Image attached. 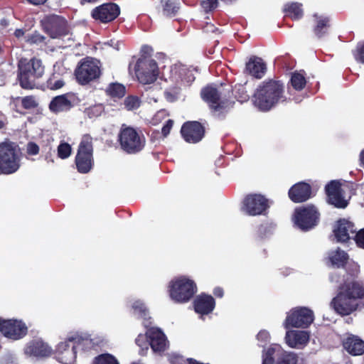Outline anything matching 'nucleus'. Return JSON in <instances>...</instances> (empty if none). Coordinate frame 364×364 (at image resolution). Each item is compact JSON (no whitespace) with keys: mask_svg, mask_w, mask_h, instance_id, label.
I'll use <instances>...</instances> for the list:
<instances>
[{"mask_svg":"<svg viewBox=\"0 0 364 364\" xmlns=\"http://www.w3.org/2000/svg\"><path fill=\"white\" fill-rule=\"evenodd\" d=\"M349 260L348 254L341 248L338 247L336 250L329 252L327 257L326 264L331 267L336 268H343L346 267Z\"/></svg>","mask_w":364,"mask_h":364,"instance_id":"c756f323","label":"nucleus"},{"mask_svg":"<svg viewBox=\"0 0 364 364\" xmlns=\"http://www.w3.org/2000/svg\"><path fill=\"white\" fill-rule=\"evenodd\" d=\"M354 240L359 247L364 249V228L356 232Z\"/></svg>","mask_w":364,"mask_h":364,"instance_id":"864d4df0","label":"nucleus"},{"mask_svg":"<svg viewBox=\"0 0 364 364\" xmlns=\"http://www.w3.org/2000/svg\"><path fill=\"white\" fill-rule=\"evenodd\" d=\"M26 355L36 358H44L51 355L52 348L42 339H33L29 341L25 348Z\"/></svg>","mask_w":364,"mask_h":364,"instance_id":"5701e85b","label":"nucleus"},{"mask_svg":"<svg viewBox=\"0 0 364 364\" xmlns=\"http://www.w3.org/2000/svg\"><path fill=\"white\" fill-rule=\"evenodd\" d=\"M288 196L295 203H304L312 197V188L308 183L298 182L289 188Z\"/></svg>","mask_w":364,"mask_h":364,"instance_id":"412c9836","label":"nucleus"},{"mask_svg":"<svg viewBox=\"0 0 364 364\" xmlns=\"http://www.w3.org/2000/svg\"><path fill=\"white\" fill-rule=\"evenodd\" d=\"M319 218L320 213L314 205L296 208L293 215L294 225L304 232L314 228L318 225Z\"/></svg>","mask_w":364,"mask_h":364,"instance_id":"6e6552de","label":"nucleus"},{"mask_svg":"<svg viewBox=\"0 0 364 364\" xmlns=\"http://www.w3.org/2000/svg\"><path fill=\"white\" fill-rule=\"evenodd\" d=\"M84 341L85 339L79 335L68 337L57 346L55 352L56 359L63 364H73L77 358L76 348Z\"/></svg>","mask_w":364,"mask_h":364,"instance_id":"1a4fd4ad","label":"nucleus"},{"mask_svg":"<svg viewBox=\"0 0 364 364\" xmlns=\"http://www.w3.org/2000/svg\"><path fill=\"white\" fill-rule=\"evenodd\" d=\"M232 95L231 88L228 90L226 95L212 85L203 87L200 92L202 99L208 103L211 112L218 117L224 116L233 107L235 102L231 99Z\"/></svg>","mask_w":364,"mask_h":364,"instance_id":"7ed1b4c3","label":"nucleus"},{"mask_svg":"<svg viewBox=\"0 0 364 364\" xmlns=\"http://www.w3.org/2000/svg\"><path fill=\"white\" fill-rule=\"evenodd\" d=\"M135 343L137 346L141 347V348H147L149 338L146 334H139L136 338L135 339Z\"/></svg>","mask_w":364,"mask_h":364,"instance_id":"603ef678","label":"nucleus"},{"mask_svg":"<svg viewBox=\"0 0 364 364\" xmlns=\"http://www.w3.org/2000/svg\"><path fill=\"white\" fill-rule=\"evenodd\" d=\"M235 98L241 102H247L250 99V95L248 92L246 90V88L243 85H238V87H235Z\"/></svg>","mask_w":364,"mask_h":364,"instance_id":"a18cd8bd","label":"nucleus"},{"mask_svg":"<svg viewBox=\"0 0 364 364\" xmlns=\"http://www.w3.org/2000/svg\"><path fill=\"white\" fill-rule=\"evenodd\" d=\"M132 309L135 314H138L139 316L143 319V325L144 327L148 328L151 324V317L149 316V310L145 304L139 301H135L132 306Z\"/></svg>","mask_w":364,"mask_h":364,"instance_id":"473e14b6","label":"nucleus"},{"mask_svg":"<svg viewBox=\"0 0 364 364\" xmlns=\"http://www.w3.org/2000/svg\"><path fill=\"white\" fill-rule=\"evenodd\" d=\"M283 11L285 14V16L289 17L294 21L301 19L304 15L302 4L297 2L286 4L284 5Z\"/></svg>","mask_w":364,"mask_h":364,"instance_id":"7c9ffc66","label":"nucleus"},{"mask_svg":"<svg viewBox=\"0 0 364 364\" xmlns=\"http://www.w3.org/2000/svg\"><path fill=\"white\" fill-rule=\"evenodd\" d=\"M65 85V82L62 79L56 80L53 76L50 77L47 81V87L53 90H58L63 87Z\"/></svg>","mask_w":364,"mask_h":364,"instance_id":"8fccbe9b","label":"nucleus"},{"mask_svg":"<svg viewBox=\"0 0 364 364\" xmlns=\"http://www.w3.org/2000/svg\"><path fill=\"white\" fill-rule=\"evenodd\" d=\"M326 201L335 208L343 209L348 205V200L345 199V191L339 181L333 180L325 186Z\"/></svg>","mask_w":364,"mask_h":364,"instance_id":"f3484780","label":"nucleus"},{"mask_svg":"<svg viewBox=\"0 0 364 364\" xmlns=\"http://www.w3.org/2000/svg\"><path fill=\"white\" fill-rule=\"evenodd\" d=\"M354 224L346 219L338 221L337 228L334 230V234L338 241L346 242L350 238V234L355 232Z\"/></svg>","mask_w":364,"mask_h":364,"instance_id":"a878e982","label":"nucleus"},{"mask_svg":"<svg viewBox=\"0 0 364 364\" xmlns=\"http://www.w3.org/2000/svg\"><path fill=\"white\" fill-rule=\"evenodd\" d=\"M162 13L166 17L176 16L180 9V2L177 0H161Z\"/></svg>","mask_w":364,"mask_h":364,"instance_id":"f704fd0d","label":"nucleus"},{"mask_svg":"<svg viewBox=\"0 0 364 364\" xmlns=\"http://www.w3.org/2000/svg\"><path fill=\"white\" fill-rule=\"evenodd\" d=\"M183 87L178 84L167 88L164 91V97L168 102H174L181 97V90Z\"/></svg>","mask_w":364,"mask_h":364,"instance_id":"e433bc0d","label":"nucleus"},{"mask_svg":"<svg viewBox=\"0 0 364 364\" xmlns=\"http://www.w3.org/2000/svg\"><path fill=\"white\" fill-rule=\"evenodd\" d=\"M266 68V64L262 61V58L252 56L246 63L245 73L255 78L260 79L264 76Z\"/></svg>","mask_w":364,"mask_h":364,"instance_id":"bb28decb","label":"nucleus"},{"mask_svg":"<svg viewBox=\"0 0 364 364\" xmlns=\"http://www.w3.org/2000/svg\"><path fill=\"white\" fill-rule=\"evenodd\" d=\"M286 342L291 348H299L309 341V334L304 331H291L286 334Z\"/></svg>","mask_w":364,"mask_h":364,"instance_id":"c85d7f7f","label":"nucleus"},{"mask_svg":"<svg viewBox=\"0 0 364 364\" xmlns=\"http://www.w3.org/2000/svg\"><path fill=\"white\" fill-rule=\"evenodd\" d=\"M77 171L82 174L89 173L94 166L92 138L84 134L78 146L75 158Z\"/></svg>","mask_w":364,"mask_h":364,"instance_id":"0eeeda50","label":"nucleus"},{"mask_svg":"<svg viewBox=\"0 0 364 364\" xmlns=\"http://www.w3.org/2000/svg\"><path fill=\"white\" fill-rule=\"evenodd\" d=\"M171 364H188V359H185L180 355H172L169 358Z\"/></svg>","mask_w":364,"mask_h":364,"instance_id":"5fc2aeb1","label":"nucleus"},{"mask_svg":"<svg viewBox=\"0 0 364 364\" xmlns=\"http://www.w3.org/2000/svg\"><path fill=\"white\" fill-rule=\"evenodd\" d=\"M16 100H21V106L25 109H36L38 106V103L33 95L26 96L24 97H18Z\"/></svg>","mask_w":364,"mask_h":364,"instance_id":"58836bf2","label":"nucleus"},{"mask_svg":"<svg viewBox=\"0 0 364 364\" xmlns=\"http://www.w3.org/2000/svg\"><path fill=\"white\" fill-rule=\"evenodd\" d=\"M121 149L127 154H136L141 151L146 144V139L132 127L122 124L117 136Z\"/></svg>","mask_w":364,"mask_h":364,"instance_id":"39448f33","label":"nucleus"},{"mask_svg":"<svg viewBox=\"0 0 364 364\" xmlns=\"http://www.w3.org/2000/svg\"><path fill=\"white\" fill-rule=\"evenodd\" d=\"M135 73L139 81L144 85L154 82L159 73L156 61L145 56H141L137 60Z\"/></svg>","mask_w":364,"mask_h":364,"instance_id":"9b49d317","label":"nucleus"},{"mask_svg":"<svg viewBox=\"0 0 364 364\" xmlns=\"http://www.w3.org/2000/svg\"><path fill=\"white\" fill-rule=\"evenodd\" d=\"M74 99L75 95L72 92L55 96L49 103V109L55 114L68 112L74 106Z\"/></svg>","mask_w":364,"mask_h":364,"instance_id":"4be33fe9","label":"nucleus"},{"mask_svg":"<svg viewBox=\"0 0 364 364\" xmlns=\"http://www.w3.org/2000/svg\"><path fill=\"white\" fill-rule=\"evenodd\" d=\"M103 112L104 106L102 104L95 105L86 109V113L90 118L99 117Z\"/></svg>","mask_w":364,"mask_h":364,"instance_id":"c03bdc74","label":"nucleus"},{"mask_svg":"<svg viewBox=\"0 0 364 364\" xmlns=\"http://www.w3.org/2000/svg\"><path fill=\"white\" fill-rule=\"evenodd\" d=\"M353 55L357 62L364 64V41L358 43L355 50L353 51Z\"/></svg>","mask_w":364,"mask_h":364,"instance_id":"09e8293b","label":"nucleus"},{"mask_svg":"<svg viewBox=\"0 0 364 364\" xmlns=\"http://www.w3.org/2000/svg\"><path fill=\"white\" fill-rule=\"evenodd\" d=\"M188 364H205V363H200L193 358H188ZM205 364H209V363H205Z\"/></svg>","mask_w":364,"mask_h":364,"instance_id":"0e129e2a","label":"nucleus"},{"mask_svg":"<svg viewBox=\"0 0 364 364\" xmlns=\"http://www.w3.org/2000/svg\"><path fill=\"white\" fill-rule=\"evenodd\" d=\"M213 294L218 298H222L224 295V291L222 287H217L213 289Z\"/></svg>","mask_w":364,"mask_h":364,"instance_id":"bf43d9fd","label":"nucleus"},{"mask_svg":"<svg viewBox=\"0 0 364 364\" xmlns=\"http://www.w3.org/2000/svg\"><path fill=\"white\" fill-rule=\"evenodd\" d=\"M149 344L154 352H163L167 346V339L163 331L158 328H149L146 331Z\"/></svg>","mask_w":364,"mask_h":364,"instance_id":"393cba45","label":"nucleus"},{"mask_svg":"<svg viewBox=\"0 0 364 364\" xmlns=\"http://www.w3.org/2000/svg\"><path fill=\"white\" fill-rule=\"evenodd\" d=\"M173 125V121L172 119H168L165 124L163 126L161 129V133L164 137L167 136Z\"/></svg>","mask_w":364,"mask_h":364,"instance_id":"6e6d98bb","label":"nucleus"},{"mask_svg":"<svg viewBox=\"0 0 364 364\" xmlns=\"http://www.w3.org/2000/svg\"><path fill=\"white\" fill-rule=\"evenodd\" d=\"M46 37L38 31H34L27 36L26 42L29 44H41L45 43Z\"/></svg>","mask_w":364,"mask_h":364,"instance_id":"de8ad7c7","label":"nucleus"},{"mask_svg":"<svg viewBox=\"0 0 364 364\" xmlns=\"http://www.w3.org/2000/svg\"><path fill=\"white\" fill-rule=\"evenodd\" d=\"M297 356L278 344L271 345L262 355V364H296Z\"/></svg>","mask_w":364,"mask_h":364,"instance_id":"4468645a","label":"nucleus"},{"mask_svg":"<svg viewBox=\"0 0 364 364\" xmlns=\"http://www.w3.org/2000/svg\"><path fill=\"white\" fill-rule=\"evenodd\" d=\"M205 127L198 121H188L183 124L181 134L188 143L196 144L205 136Z\"/></svg>","mask_w":364,"mask_h":364,"instance_id":"6ab92c4d","label":"nucleus"},{"mask_svg":"<svg viewBox=\"0 0 364 364\" xmlns=\"http://www.w3.org/2000/svg\"><path fill=\"white\" fill-rule=\"evenodd\" d=\"M290 82L292 87L296 91L302 90L306 85V79L303 73L301 72H294L291 73Z\"/></svg>","mask_w":364,"mask_h":364,"instance_id":"c9c22d12","label":"nucleus"},{"mask_svg":"<svg viewBox=\"0 0 364 364\" xmlns=\"http://www.w3.org/2000/svg\"><path fill=\"white\" fill-rule=\"evenodd\" d=\"M21 166L18 145L9 140L0 143V173L9 175L16 172Z\"/></svg>","mask_w":364,"mask_h":364,"instance_id":"20e7f679","label":"nucleus"},{"mask_svg":"<svg viewBox=\"0 0 364 364\" xmlns=\"http://www.w3.org/2000/svg\"><path fill=\"white\" fill-rule=\"evenodd\" d=\"M314 312L307 307L299 306L292 309L287 314L284 321V327L308 328L314 321Z\"/></svg>","mask_w":364,"mask_h":364,"instance_id":"f8f14e48","label":"nucleus"},{"mask_svg":"<svg viewBox=\"0 0 364 364\" xmlns=\"http://www.w3.org/2000/svg\"><path fill=\"white\" fill-rule=\"evenodd\" d=\"M106 95L110 98L116 100L124 97L126 95V87L123 84L119 82H111L105 89Z\"/></svg>","mask_w":364,"mask_h":364,"instance_id":"72a5a7b5","label":"nucleus"},{"mask_svg":"<svg viewBox=\"0 0 364 364\" xmlns=\"http://www.w3.org/2000/svg\"><path fill=\"white\" fill-rule=\"evenodd\" d=\"M140 104V99L135 95H128L124 100V107L129 111L139 108Z\"/></svg>","mask_w":364,"mask_h":364,"instance_id":"a19ab883","label":"nucleus"},{"mask_svg":"<svg viewBox=\"0 0 364 364\" xmlns=\"http://www.w3.org/2000/svg\"><path fill=\"white\" fill-rule=\"evenodd\" d=\"M141 53H143L141 56H145L147 57L146 55H149L150 53L152 51L151 48H150L148 46H144L141 48Z\"/></svg>","mask_w":364,"mask_h":364,"instance_id":"052dcab7","label":"nucleus"},{"mask_svg":"<svg viewBox=\"0 0 364 364\" xmlns=\"http://www.w3.org/2000/svg\"><path fill=\"white\" fill-rule=\"evenodd\" d=\"M343 268L346 269L347 274L351 278L356 277L360 272L359 265L353 261L350 262L348 260V263H346V267H344Z\"/></svg>","mask_w":364,"mask_h":364,"instance_id":"49530a36","label":"nucleus"},{"mask_svg":"<svg viewBox=\"0 0 364 364\" xmlns=\"http://www.w3.org/2000/svg\"><path fill=\"white\" fill-rule=\"evenodd\" d=\"M43 31L51 38H58L69 33V27L67 21L63 16L50 14L41 20Z\"/></svg>","mask_w":364,"mask_h":364,"instance_id":"ddd939ff","label":"nucleus"},{"mask_svg":"<svg viewBox=\"0 0 364 364\" xmlns=\"http://www.w3.org/2000/svg\"><path fill=\"white\" fill-rule=\"evenodd\" d=\"M45 68L40 59L32 58L30 60L21 58L18 63L17 78L20 86L25 90L35 87L36 80L42 77Z\"/></svg>","mask_w":364,"mask_h":364,"instance_id":"f03ea898","label":"nucleus"},{"mask_svg":"<svg viewBox=\"0 0 364 364\" xmlns=\"http://www.w3.org/2000/svg\"><path fill=\"white\" fill-rule=\"evenodd\" d=\"M119 14V6L112 2L102 4L94 8L91 11L92 18L102 23L113 21Z\"/></svg>","mask_w":364,"mask_h":364,"instance_id":"a211bd4d","label":"nucleus"},{"mask_svg":"<svg viewBox=\"0 0 364 364\" xmlns=\"http://www.w3.org/2000/svg\"><path fill=\"white\" fill-rule=\"evenodd\" d=\"M269 208V200L258 193L247 195L242 201V210L248 215H266Z\"/></svg>","mask_w":364,"mask_h":364,"instance_id":"2eb2a0df","label":"nucleus"},{"mask_svg":"<svg viewBox=\"0 0 364 364\" xmlns=\"http://www.w3.org/2000/svg\"><path fill=\"white\" fill-rule=\"evenodd\" d=\"M98 63V61L90 57L82 59L75 70L77 82L81 85H85L99 79L101 70Z\"/></svg>","mask_w":364,"mask_h":364,"instance_id":"9d476101","label":"nucleus"},{"mask_svg":"<svg viewBox=\"0 0 364 364\" xmlns=\"http://www.w3.org/2000/svg\"><path fill=\"white\" fill-rule=\"evenodd\" d=\"M24 34H25V31H24V30H23L21 28L16 29L14 31V36L17 38H20L23 37L24 36Z\"/></svg>","mask_w":364,"mask_h":364,"instance_id":"680f3d73","label":"nucleus"},{"mask_svg":"<svg viewBox=\"0 0 364 364\" xmlns=\"http://www.w3.org/2000/svg\"><path fill=\"white\" fill-rule=\"evenodd\" d=\"M218 0H203L200 2L203 11L207 14L213 13L218 7Z\"/></svg>","mask_w":364,"mask_h":364,"instance_id":"37998d69","label":"nucleus"},{"mask_svg":"<svg viewBox=\"0 0 364 364\" xmlns=\"http://www.w3.org/2000/svg\"><path fill=\"white\" fill-rule=\"evenodd\" d=\"M29 4H31L33 6H42L44 5L48 0H26Z\"/></svg>","mask_w":364,"mask_h":364,"instance_id":"13d9d810","label":"nucleus"},{"mask_svg":"<svg viewBox=\"0 0 364 364\" xmlns=\"http://www.w3.org/2000/svg\"><path fill=\"white\" fill-rule=\"evenodd\" d=\"M316 18V23L314 28V33L318 38L323 37L328 32L331 26L330 18L327 16L314 15Z\"/></svg>","mask_w":364,"mask_h":364,"instance_id":"2f4dec72","label":"nucleus"},{"mask_svg":"<svg viewBox=\"0 0 364 364\" xmlns=\"http://www.w3.org/2000/svg\"><path fill=\"white\" fill-rule=\"evenodd\" d=\"M26 154L29 156H35L38 154L40 148L39 146L33 142V141H29L26 144Z\"/></svg>","mask_w":364,"mask_h":364,"instance_id":"3c124183","label":"nucleus"},{"mask_svg":"<svg viewBox=\"0 0 364 364\" xmlns=\"http://www.w3.org/2000/svg\"><path fill=\"white\" fill-rule=\"evenodd\" d=\"M5 127V123L2 120H0V129Z\"/></svg>","mask_w":364,"mask_h":364,"instance_id":"338daca9","label":"nucleus"},{"mask_svg":"<svg viewBox=\"0 0 364 364\" xmlns=\"http://www.w3.org/2000/svg\"><path fill=\"white\" fill-rule=\"evenodd\" d=\"M196 292V282L185 276L171 280L168 285L169 296L176 303L184 304L189 301Z\"/></svg>","mask_w":364,"mask_h":364,"instance_id":"423d86ee","label":"nucleus"},{"mask_svg":"<svg viewBox=\"0 0 364 364\" xmlns=\"http://www.w3.org/2000/svg\"><path fill=\"white\" fill-rule=\"evenodd\" d=\"M92 364H119V363L114 355L104 353L95 357Z\"/></svg>","mask_w":364,"mask_h":364,"instance_id":"ea45409f","label":"nucleus"},{"mask_svg":"<svg viewBox=\"0 0 364 364\" xmlns=\"http://www.w3.org/2000/svg\"><path fill=\"white\" fill-rule=\"evenodd\" d=\"M100 0H80L81 4L84 5L85 4H95Z\"/></svg>","mask_w":364,"mask_h":364,"instance_id":"e2e57ef3","label":"nucleus"},{"mask_svg":"<svg viewBox=\"0 0 364 364\" xmlns=\"http://www.w3.org/2000/svg\"><path fill=\"white\" fill-rule=\"evenodd\" d=\"M344 349L352 355L364 353V341L355 335H350L343 342Z\"/></svg>","mask_w":364,"mask_h":364,"instance_id":"cd10ccee","label":"nucleus"},{"mask_svg":"<svg viewBox=\"0 0 364 364\" xmlns=\"http://www.w3.org/2000/svg\"><path fill=\"white\" fill-rule=\"evenodd\" d=\"M57 151L58 156L61 159H65L70 156L72 147L68 143L61 141L58 146Z\"/></svg>","mask_w":364,"mask_h":364,"instance_id":"79ce46f5","label":"nucleus"},{"mask_svg":"<svg viewBox=\"0 0 364 364\" xmlns=\"http://www.w3.org/2000/svg\"><path fill=\"white\" fill-rule=\"evenodd\" d=\"M275 225L266 222L259 225L257 230V236L259 239H264L273 233Z\"/></svg>","mask_w":364,"mask_h":364,"instance_id":"4c0bfd02","label":"nucleus"},{"mask_svg":"<svg viewBox=\"0 0 364 364\" xmlns=\"http://www.w3.org/2000/svg\"><path fill=\"white\" fill-rule=\"evenodd\" d=\"M193 304L195 311L203 316L212 313L215 307V301L211 295L201 293L195 298Z\"/></svg>","mask_w":364,"mask_h":364,"instance_id":"b1692460","label":"nucleus"},{"mask_svg":"<svg viewBox=\"0 0 364 364\" xmlns=\"http://www.w3.org/2000/svg\"><path fill=\"white\" fill-rule=\"evenodd\" d=\"M171 79L186 88L191 85L196 77L191 68L183 65H174L171 70Z\"/></svg>","mask_w":364,"mask_h":364,"instance_id":"aec40b11","label":"nucleus"},{"mask_svg":"<svg viewBox=\"0 0 364 364\" xmlns=\"http://www.w3.org/2000/svg\"><path fill=\"white\" fill-rule=\"evenodd\" d=\"M284 89V84L279 80L264 81L252 95L253 104L261 111H269L283 97Z\"/></svg>","mask_w":364,"mask_h":364,"instance_id":"f257e3e1","label":"nucleus"},{"mask_svg":"<svg viewBox=\"0 0 364 364\" xmlns=\"http://www.w3.org/2000/svg\"><path fill=\"white\" fill-rule=\"evenodd\" d=\"M257 338L258 340L267 341L269 338V333L265 331H260L257 336Z\"/></svg>","mask_w":364,"mask_h":364,"instance_id":"4d7b16f0","label":"nucleus"},{"mask_svg":"<svg viewBox=\"0 0 364 364\" xmlns=\"http://www.w3.org/2000/svg\"><path fill=\"white\" fill-rule=\"evenodd\" d=\"M0 332L8 338L18 340L27 334L28 328L21 320L4 319L0 317Z\"/></svg>","mask_w":364,"mask_h":364,"instance_id":"dca6fc26","label":"nucleus"},{"mask_svg":"<svg viewBox=\"0 0 364 364\" xmlns=\"http://www.w3.org/2000/svg\"><path fill=\"white\" fill-rule=\"evenodd\" d=\"M360 161L363 166H364V149L360 153Z\"/></svg>","mask_w":364,"mask_h":364,"instance_id":"69168bd1","label":"nucleus"}]
</instances>
